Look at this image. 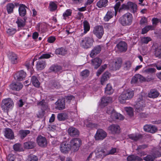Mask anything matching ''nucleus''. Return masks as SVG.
<instances>
[{"label": "nucleus", "mask_w": 161, "mask_h": 161, "mask_svg": "<svg viewBox=\"0 0 161 161\" xmlns=\"http://www.w3.org/2000/svg\"><path fill=\"white\" fill-rule=\"evenodd\" d=\"M133 20L132 15L129 12H127L120 17L119 22L123 26H129L131 25Z\"/></svg>", "instance_id": "1"}, {"label": "nucleus", "mask_w": 161, "mask_h": 161, "mask_svg": "<svg viewBox=\"0 0 161 161\" xmlns=\"http://www.w3.org/2000/svg\"><path fill=\"white\" fill-rule=\"evenodd\" d=\"M134 95L133 91L130 89H127L124 91L119 97V100L120 103H123L126 100H130Z\"/></svg>", "instance_id": "2"}, {"label": "nucleus", "mask_w": 161, "mask_h": 161, "mask_svg": "<svg viewBox=\"0 0 161 161\" xmlns=\"http://www.w3.org/2000/svg\"><path fill=\"white\" fill-rule=\"evenodd\" d=\"M14 105L13 101L10 98H8L2 100L1 106L4 112H7L9 109L13 108Z\"/></svg>", "instance_id": "3"}, {"label": "nucleus", "mask_w": 161, "mask_h": 161, "mask_svg": "<svg viewBox=\"0 0 161 161\" xmlns=\"http://www.w3.org/2000/svg\"><path fill=\"white\" fill-rule=\"evenodd\" d=\"M81 144L82 141L78 138H73L70 142L71 150L74 152L77 151Z\"/></svg>", "instance_id": "4"}, {"label": "nucleus", "mask_w": 161, "mask_h": 161, "mask_svg": "<svg viewBox=\"0 0 161 161\" xmlns=\"http://www.w3.org/2000/svg\"><path fill=\"white\" fill-rule=\"evenodd\" d=\"M93 42L94 40L92 38L87 37L82 39L80 41V44L83 48L87 49L92 46Z\"/></svg>", "instance_id": "5"}, {"label": "nucleus", "mask_w": 161, "mask_h": 161, "mask_svg": "<svg viewBox=\"0 0 161 161\" xmlns=\"http://www.w3.org/2000/svg\"><path fill=\"white\" fill-rule=\"evenodd\" d=\"M145 106V104L144 101L143 100V97L140 96L135 105L136 111L138 112L142 111L143 110Z\"/></svg>", "instance_id": "6"}, {"label": "nucleus", "mask_w": 161, "mask_h": 161, "mask_svg": "<svg viewBox=\"0 0 161 161\" xmlns=\"http://www.w3.org/2000/svg\"><path fill=\"white\" fill-rule=\"evenodd\" d=\"M93 33L98 39L101 38L104 34L103 27L102 25H97L95 27Z\"/></svg>", "instance_id": "7"}, {"label": "nucleus", "mask_w": 161, "mask_h": 161, "mask_svg": "<svg viewBox=\"0 0 161 161\" xmlns=\"http://www.w3.org/2000/svg\"><path fill=\"white\" fill-rule=\"evenodd\" d=\"M152 47L153 55L156 58L161 59V46L157 44H154Z\"/></svg>", "instance_id": "8"}, {"label": "nucleus", "mask_w": 161, "mask_h": 161, "mask_svg": "<svg viewBox=\"0 0 161 161\" xmlns=\"http://www.w3.org/2000/svg\"><path fill=\"white\" fill-rule=\"evenodd\" d=\"M122 63V60L121 58H118L114 60L112 63L110 64L113 70H116L119 69L121 66Z\"/></svg>", "instance_id": "9"}, {"label": "nucleus", "mask_w": 161, "mask_h": 161, "mask_svg": "<svg viewBox=\"0 0 161 161\" xmlns=\"http://www.w3.org/2000/svg\"><path fill=\"white\" fill-rule=\"evenodd\" d=\"M60 149L61 152L66 153H68L71 148L70 144H69L67 142H64L60 144Z\"/></svg>", "instance_id": "10"}, {"label": "nucleus", "mask_w": 161, "mask_h": 161, "mask_svg": "<svg viewBox=\"0 0 161 161\" xmlns=\"http://www.w3.org/2000/svg\"><path fill=\"white\" fill-rule=\"evenodd\" d=\"M95 156L98 158H103L105 156L108 155V153H106V150L102 149L101 147H98L95 151Z\"/></svg>", "instance_id": "11"}, {"label": "nucleus", "mask_w": 161, "mask_h": 161, "mask_svg": "<svg viewBox=\"0 0 161 161\" xmlns=\"http://www.w3.org/2000/svg\"><path fill=\"white\" fill-rule=\"evenodd\" d=\"M117 51L120 53L125 52L127 49V43L124 41H121L119 42L116 45Z\"/></svg>", "instance_id": "12"}, {"label": "nucleus", "mask_w": 161, "mask_h": 161, "mask_svg": "<svg viewBox=\"0 0 161 161\" xmlns=\"http://www.w3.org/2000/svg\"><path fill=\"white\" fill-rule=\"evenodd\" d=\"M107 136V133L102 129L97 130L95 136L96 140H103Z\"/></svg>", "instance_id": "13"}, {"label": "nucleus", "mask_w": 161, "mask_h": 161, "mask_svg": "<svg viewBox=\"0 0 161 161\" xmlns=\"http://www.w3.org/2000/svg\"><path fill=\"white\" fill-rule=\"evenodd\" d=\"M145 80V79L143 76L138 74L135 75L132 78L131 83L132 85L136 84L139 81L142 82Z\"/></svg>", "instance_id": "14"}, {"label": "nucleus", "mask_w": 161, "mask_h": 161, "mask_svg": "<svg viewBox=\"0 0 161 161\" xmlns=\"http://www.w3.org/2000/svg\"><path fill=\"white\" fill-rule=\"evenodd\" d=\"M8 58L12 64H16L18 63L19 60L17 55L13 52L9 53L8 55Z\"/></svg>", "instance_id": "15"}, {"label": "nucleus", "mask_w": 161, "mask_h": 161, "mask_svg": "<svg viewBox=\"0 0 161 161\" xmlns=\"http://www.w3.org/2000/svg\"><path fill=\"white\" fill-rule=\"evenodd\" d=\"M37 142L40 147H44L46 146L47 142L46 138L41 135L38 136L37 138Z\"/></svg>", "instance_id": "16"}, {"label": "nucleus", "mask_w": 161, "mask_h": 161, "mask_svg": "<svg viewBox=\"0 0 161 161\" xmlns=\"http://www.w3.org/2000/svg\"><path fill=\"white\" fill-rule=\"evenodd\" d=\"M108 130L113 134H118L120 132V127L117 125L113 124L108 128Z\"/></svg>", "instance_id": "17"}, {"label": "nucleus", "mask_w": 161, "mask_h": 161, "mask_svg": "<svg viewBox=\"0 0 161 161\" xmlns=\"http://www.w3.org/2000/svg\"><path fill=\"white\" fill-rule=\"evenodd\" d=\"M102 49V46L97 45L95 46L92 50L90 56L92 58L94 57L97 54L99 53Z\"/></svg>", "instance_id": "18"}, {"label": "nucleus", "mask_w": 161, "mask_h": 161, "mask_svg": "<svg viewBox=\"0 0 161 161\" xmlns=\"http://www.w3.org/2000/svg\"><path fill=\"white\" fill-rule=\"evenodd\" d=\"M23 85L22 83L19 82L13 83L10 85V88L13 90L19 91L23 87Z\"/></svg>", "instance_id": "19"}, {"label": "nucleus", "mask_w": 161, "mask_h": 161, "mask_svg": "<svg viewBox=\"0 0 161 161\" xmlns=\"http://www.w3.org/2000/svg\"><path fill=\"white\" fill-rule=\"evenodd\" d=\"M26 76V73L21 70L16 73L14 76V78L18 80L21 81L25 78Z\"/></svg>", "instance_id": "20"}, {"label": "nucleus", "mask_w": 161, "mask_h": 161, "mask_svg": "<svg viewBox=\"0 0 161 161\" xmlns=\"http://www.w3.org/2000/svg\"><path fill=\"white\" fill-rule=\"evenodd\" d=\"M69 134L71 136H78L79 134V131L76 128L70 127L68 130Z\"/></svg>", "instance_id": "21"}, {"label": "nucleus", "mask_w": 161, "mask_h": 161, "mask_svg": "<svg viewBox=\"0 0 161 161\" xmlns=\"http://www.w3.org/2000/svg\"><path fill=\"white\" fill-rule=\"evenodd\" d=\"M4 136L8 139H13L14 138V134L12 130L9 128H6L4 130Z\"/></svg>", "instance_id": "22"}, {"label": "nucleus", "mask_w": 161, "mask_h": 161, "mask_svg": "<svg viewBox=\"0 0 161 161\" xmlns=\"http://www.w3.org/2000/svg\"><path fill=\"white\" fill-rule=\"evenodd\" d=\"M56 105H57L56 108L61 110L64 109L65 108V100L64 99H59L56 102Z\"/></svg>", "instance_id": "23"}, {"label": "nucleus", "mask_w": 161, "mask_h": 161, "mask_svg": "<svg viewBox=\"0 0 161 161\" xmlns=\"http://www.w3.org/2000/svg\"><path fill=\"white\" fill-rule=\"evenodd\" d=\"M161 156V153L158 151L156 152L153 156L148 155L144 158L146 161H153L155 158Z\"/></svg>", "instance_id": "24"}, {"label": "nucleus", "mask_w": 161, "mask_h": 161, "mask_svg": "<svg viewBox=\"0 0 161 161\" xmlns=\"http://www.w3.org/2000/svg\"><path fill=\"white\" fill-rule=\"evenodd\" d=\"M110 74L108 72H105L103 75L101 79V83L102 85H103L105 84L107 81L110 78Z\"/></svg>", "instance_id": "25"}, {"label": "nucleus", "mask_w": 161, "mask_h": 161, "mask_svg": "<svg viewBox=\"0 0 161 161\" xmlns=\"http://www.w3.org/2000/svg\"><path fill=\"white\" fill-rule=\"evenodd\" d=\"M129 10L133 13L134 14L136 12L137 8V5L134 3L131 2H128V5Z\"/></svg>", "instance_id": "26"}, {"label": "nucleus", "mask_w": 161, "mask_h": 161, "mask_svg": "<svg viewBox=\"0 0 161 161\" xmlns=\"http://www.w3.org/2000/svg\"><path fill=\"white\" fill-rule=\"evenodd\" d=\"M27 18L24 17L23 19H21L19 17H18L17 21H16L18 27H23L25 25L26 20Z\"/></svg>", "instance_id": "27"}, {"label": "nucleus", "mask_w": 161, "mask_h": 161, "mask_svg": "<svg viewBox=\"0 0 161 161\" xmlns=\"http://www.w3.org/2000/svg\"><path fill=\"white\" fill-rule=\"evenodd\" d=\"M102 61V60L98 58H96L92 60L93 66L96 69H97L100 65Z\"/></svg>", "instance_id": "28"}, {"label": "nucleus", "mask_w": 161, "mask_h": 161, "mask_svg": "<svg viewBox=\"0 0 161 161\" xmlns=\"http://www.w3.org/2000/svg\"><path fill=\"white\" fill-rule=\"evenodd\" d=\"M110 117L113 120L116 119L123 120L124 118L122 115L117 113L115 111L113 112L112 115H110Z\"/></svg>", "instance_id": "29"}, {"label": "nucleus", "mask_w": 161, "mask_h": 161, "mask_svg": "<svg viewBox=\"0 0 161 161\" xmlns=\"http://www.w3.org/2000/svg\"><path fill=\"white\" fill-rule=\"evenodd\" d=\"M30 133L29 130H19L18 135L21 139H24L26 136Z\"/></svg>", "instance_id": "30"}, {"label": "nucleus", "mask_w": 161, "mask_h": 161, "mask_svg": "<svg viewBox=\"0 0 161 161\" xmlns=\"http://www.w3.org/2000/svg\"><path fill=\"white\" fill-rule=\"evenodd\" d=\"M46 64L44 60H39L36 64V68L38 70H41L44 68Z\"/></svg>", "instance_id": "31"}, {"label": "nucleus", "mask_w": 161, "mask_h": 161, "mask_svg": "<svg viewBox=\"0 0 161 161\" xmlns=\"http://www.w3.org/2000/svg\"><path fill=\"white\" fill-rule=\"evenodd\" d=\"M127 161H141L142 159L137 156L130 155L127 157Z\"/></svg>", "instance_id": "32"}, {"label": "nucleus", "mask_w": 161, "mask_h": 161, "mask_svg": "<svg viewBox=\"0 0 161 161\" xmlns=\"http://www.w3.org/2000/svg\"><path fill=\"white\" fill-rule=\"evenodd\" d=\"M25 8V5L23 4L20 5L19 8V14L20 16L23 17L26 15V10Z\"/></svg>", "instance_id": "33"}, {"label": "nucleus", "mask_w": 161, "mask_h": 161, "mask_svg": "<svg viewBox=\"0 0 161 161\" xmlns=\"http://www.w3.org/2000/svg\"><path fill=\"white\" fill-rule=\"evenodd\" d=\"M159 93L155 89H152L148 94V97L150 98H155L158 97L159 95Z\"/></svg>", "instance_id": "34"}, {"label": "nucleus", "mask_w": 161, "mask_h": 161, "mask_svg": "<svg viewBox=\"0 0 161 161\" xmlns=\"http://www.w3.org/2000/svg\"><path fill=\"white\" fill-rule=\"evenodd\" d=\"M129 138L134 141H136L142 137V136L140 134H131L128 135Z\"/></svg>", "instance_id": "35"}, {"label": "nucleus", "mask_w": 161, "mask_h": 161, "mask_svg": "<svg viewBox=\"0 0 161 161\" xmlns=\"http://www.w3.org/2000/svg\"><path fill=\"white\" fill-rule=\"evenodd\" d=\"M36 145L35 143L33 141H28L24 143V147L26 149H32Z\"/></svg>", "instance_id": "36"}, {"label": "nucleus", "mask_w": 161, "mask_h": 161, "mask_svg": "<svg viewBox=\"0 0 161 161\" xmlns=\"http://www.w3.org/2000/svg\"><path fill=\"white\" fill-rule=\"evenodd\" d=\"M6 8L8 14L12 13L14 8V5L12 3H9L6 5Z\"/></svg>", "instance_id": "37"}, {"label": "nucleus", "mask_w": 161, "mask_h": 161, "mask_svg": "<svg viewBox=\"0 0 161 161\" xmlns=\"http://www.w3.org/2000/svg\"><path fill=\"white\" fill-rule=\"evenodd\" d=\"M55 53L57 55H64L66 54L67 51L65 48L61 47L55 50Z\"/></svg>", "instance_id": "38"}, {"label": "nucleus", "mask_w": 161, "mask_h": 161, "mask_svg": "<svg viewBox=\"0 0 161 161\" xmlns=\"http://www.w3.org/2000/svg\"><path fill=\"white\" fill-rule=\"evenodd\" d=\"M114 90H113L112 86L109 84H108L105 88V92L107 94L110 95L112 94Z\"/></svg>", "instance_id": "39"}, {"label": "nucleus", "mask_w": 161, "mask_h": 161, "mask_svg": "<svg viewBox=\"0 0 161 161\" xmlns=\"http://www.w3.org/2000/svg\"><path fill=\"white\" fill-rule=\"evenodd\" d=\"M83 24L84 25V31L83 33L82 34V35L81 36H82L83 34H86L89 31L90 29V25L88 21L86 20L84 21L83 22Z\"/></svg>", "instance_id": "40"}, {"label": "nucleus", "mask_w": 161, "mask_h": 161, "mask_svg": "<svg viewBox=\"0 0 161 161\" xmlns=\"http://www.w3.org/2000/svg\"><path fill=\"white\" fill-rule=\"evenodd\" d=\"M114 11H108L104 17V20L105 21H108L114 15Z\"/></svg>", "instance_id": "41"}, {"label": "nucleus", "mask_w": 161, "mask_h": 161, "mask_svg": "<svg viewBox=\"0 0 161 161\" xmlns=\"http://www.w3.org/2000/svg\"><path fill=\"white\" fill-rule=\"evenodd\" d=\"M62 70V67L61 66L53 65L49 68L50 72H55L60 71Z\"/></svg>", "instance_id": "42"}, {"label": "nucleus", "mask_w": 161, "mask_h": 161, "mask_svg": "<svg viewBox=\"0 0 161 161\" xmlns=\"http://www.w3.org/2000/svg\"><path fill=\"white\" fill-rule=\"evenodd\" d=\"M68 118L67 114L65 113H59L57 115L58 119L59 121H64Z\"/></svg>", "instance_id": "43"}, {"label": "nucleus", "mask_w": 161, "mask_h": 161, "mask_svg": "<svg viewBox=\"0 0 161 161\" xmlns=\"http://www.w3.org/2000/svg\"><path fill=\"white\" fill-rule=\"evenodd\" d=\"M112 101V98L109 97H103L101 100V103L104 106L107 105L108 103Z\"/></svg>", "instance_id": "44"}, {"label": "nucleus", "mask_w": 161, "mask_h": 161, "mask_svg": "<svg viewBox=\"0 0 161 161\" xmlns=\"http://www.w3.org/2000/svg\"><path fill=\"white\" fill-rule=\"evenodd\" d=\"M108 3V0H100L97 2V5L98 8H101L106 6Z\"/></svg>", "instance_id": "45"}, {"label": "nucleus", "mask_w": 161, "mask_h": 161, "mask_svg": "<svg viewBox=\"0 0 161 161\" xmlns=\"http://www.w3.org/2000/svg\"><path fill=\"white\" fill-rule=\"evenodd\" d=\"M31 81L35 86L37 87H39L40 83L36 76H32L31 79Z\"/></svg>", "instance_id": "46"}, {"label": "nucleus", "mask_w": 161, "mask_h": 161, "mask_svg": "<svg viewBox=\"0 0 161 161\" xmlns=\"http://www.w3.org/2000/svg\"><path fill=\"white\" fill-rule=\"evenodd\" d=\"M49 9L51 12L55 11L57 8V5L54 2H50L49 4Z\"/></svg>", "instance_id": "47"}, {"label": "nucleus", "mask_w": 161, "mask_h": 161, "mask_svg": "<svg viewBox=\"0 0 161 161\" xmlns=\"http://www.w3.org/2000/svg\"><path fill=\"white\" fill-rule=\"evenodd\" d=\"M154 29V27L152 25L146 26L142 29V33L144 34L147 33L149 31Z\"/></svg>", "instance_id": "48"}, {"label": "nucleus", "mask_w": 161, "mask_h": 161, "mask_svg": "<svg viewBox=\"0 0 161 161\" xmlns=\"http://www.w3.org/2000/svg\"><path fill=\"white\" fill-rule=\"evenodd\" d=\"M125 111L130 117L133 116L134 115L133 110L132 108H125Z\"/></svg>", "instance_id": "49"}, {"label": "nucleus", "mask_w": 161, "mask_h": 161, "mask_svg": "<svg viewBox=\"0 0 161 161\" xmlns=\"http://www.w3.org/2000/svg\"><path fill=\"white\" fill-rule=\"evenodd\" d=\"M38 157L34 155H29L27 158V161H38Z\"/></svg>", "instance_id": "50"}, {"label": "nucleus", "mask_w": 161, "mask_h": 161, "mask_svg": "<svg viewBox=\"0 0 161 161\" xmlns=\"http://www.w3.org/2000/svg\"><path fill=\"white\" fill-rule=\"evenodd\" d=\"M89 74V71L87 69H85L80 73V75L83 78H85L88 77Z\"/></svg>", "instance_id": "51"}, {"label": "nucleus", "mask_w": 161, "mask_h": 161, "mask_svg": "<svg viewBox=\"0 0 161 161\" xmlns=\"http://www.w3.org/2000/svg\"><path fill=\"white\" fill-rule=\"evenodd\" d=\"M152 40L151 38L149 37H143L141 39V42L142 44H147L148 42Z\"/></svg>", "instance_id": "52"}, {"label": "nucleus", "mask_w": 161, "mask_h": 161, "mask_svg": "<svg viewBox=\"0 0 161 161\" xmlns=\"http://www.w3.org/2000/svg\"><path fill=\"white\" fill-rule=\"evenodd\" d=\"M16 31V29L14 28H9L7 30V34L9 36L14 34Z\"/></svg>", "instance_id": "53"}, {"label": "nucleus", "mask_w": 161, "mask_h": 161, "mask_svg": "<svg viewBox=\"0 0 161 161\" xmlns=\"http://www.w3.org/2000/svg\"><path fill=\"white\" fill-rule=\"evenodd\" d=\"M72 14V10L70 9H67L63 14L64 19H66V17L71 16Z\"/></svg>", "instance_id": "54"}, {"label": "nucleus", "mask_w": 161, "mask_h": 161, "mask_svg": "<svg viewBox=\"0 0 161 161\" xmlns=\"http://www.w3.org/2000/svg\"><path fill=\"white\" fill-rule=\"evenodd\" d=\"M124 68L125 69L128 70L130 69L131 66V63L130 61H126L124 64Z\"/></svg>", "instance_id": "55"}, {"label": "nucleus", "mask_w": 161, "mask_h": 161, "mask_svg": "<svg viewBox=\"0 0 161 161\" xmlns=\"http://www.w3.org/2000/svg\"><path fill=\"white\" fill-rule=\"evenodd\" d=\"M155 69L153 68H149L144 70V72L148 74L153 73L155 72Z\"/></svg>", "instance_id": "56"}, {"label": "nucleus", "mask_w": 161, "mask_h": 161, "mask_svg": "<svg viewBox=\"0 0 161 161\" xmlns=\"http://www.w3.org/2000/svg\"><path fill=\"white\" fill-rule=\"evenodd\" d=\"M65 99L66 100V102L69 103L71 100L75 99V97L72 95H69L65 96Z\"/></svg>", "instance_id": "57"}, {"label": "nucleus", "mask_w": 161, "mask_h": 161, "mask_svg": "<svg viewBox=\"0 0 161 161\" xmlns=\"http://www.w3.org/2000/svg\"><path fill=\"white\" fill-rule=\"evenodd\" d=\"M7 161H14V155L12 154H9L7 156Z\"/></svg>", "instance_id": "58"}, {"label": "nucleus", "mask_w": 161, "mask_h": 161, "mask_svg": "<svg viewBox=\"0 0 161 161\" xmlns=\"http://www.w3.org/2000/svg\"><path fill=\"white\" fill-rule=\"evenodd\" d=\"M21 147V145L19 143H16L13 146L14 149L16 151H20Z\"/></svg>", "instance_id": "59"}, {"label": "nucleus", "mask_w": 161, "mask_h": 161, "mask_svg": "<svg viewBox=\"0 0 161 161\" xmlns=\"http://www.w3.org/2000/svg\"><path fill=\"white\" fill-rule=\"evenodd\" d=\"M147 22V18L145 17H142L140 21V24L141 25H143Z\"/></svg>", "instance_id": "60"}, {"label": "nucleus", "mask_w": 161, "mask_h": 161, "mask_svg": "<svg viewBox=\"0 0 161 161\" xmlns=\"http://www.w3.org/2000/svg\"><path fill=\"white\" fill-rule=\"evenodd\" d=\"M120 5V2L119 1L118 2H117L116 4H115V6H114V9L115 11V15H116V14L117 13V10L119 8V6Z\"/></svg>", "instance_id": "61"}, {"label": "nucleus", "mask_w": 161, "mask_h": 161, "mask_svg": "<svg viewBox=\"0 0 161 161\" xmlns=\"http://www.w3.org/2000/svg\"><path fill=\"white\" fill-rule=\"evenodd\" d=\"M152 24L153 25V26L154 28V26H155L157 25L159 21V20L157 18H154L152 19Z\"/></svg>", "instance_id": "62"}, {"label": "nucleus", "mask_w": 161, "mask_h": 161, "mask_svg": "<svg viewBox=\"0 0 161 161\" xmlns=\"http://www.w3.org/2000/svg\"><path fill=\"white\" fill-rule=\"evenodd\" d=\"M51 57V55L48 53L43 54L40 57L38 58V59L42 58H48Z\"/></svg>", "instance_id": "63"}, {"label": "nucleus", "mask_w": 161, "mask_h": 161, "mask_svg": "<svg viewBox=\"0 0 161 161\" xmlns=\"http://www.w3.org/2000/svg\"><path fill=\"white\" fill-rule=\"evenodd\" d=\"M115 110H114V108L113 107H109L107 109V113L109 114H110V115L112 114L113 112H115Z\"/></svg>", "instance_id": "64"}]
</instances>
